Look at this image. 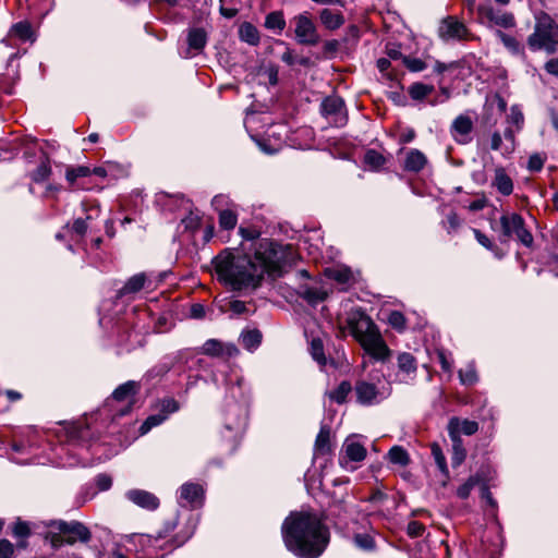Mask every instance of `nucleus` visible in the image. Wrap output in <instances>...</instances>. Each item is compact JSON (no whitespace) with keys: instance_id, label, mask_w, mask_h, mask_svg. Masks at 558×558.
Listing matches in <instances>:
<instances>
[{"instance_id":"bf43d9fd","label":"nucleus","mask_w":558,"mask_h":558,"mask_svg":"<svg viewBox=\"0 0 558 558\" xmlns=\"http://www.w3.org/2000/svg\"><path fill=\"white\" fill-rule=\"evenodd\" d=\"M96 485H97L99 490L104 492V490H107V489H109L111 487L112 480L107 474H99L96 477Z\"/></svg>"},{"instance_id":"774afa93","label":"nucleus","mask_w":558,"mask_h":558,"mask_svg":"<svg viewBox=\"0 0 558 558\" xmlns=\"http://www.w3.org/2000/svg\"><path fill=\"white\" fill-rule=\"evenodd\" d=\"M190 313H191V317H193V318H196V319L203 318L205 316V307L199 303L193 304L191 306Z\"/></svg>"},{"instance_id":"20e7f679","label":"nucleus","mask_w":558,"mask_h":558,"mask_svg":"<svg viewBox=\"0 0 558 558\" xmlns=\"http://www.w3.org/2000/svg\"><path fill=\"white\" fill-rule=\"evenodd\" d=\"M526 43L532 51L555 53L558 47L557 22L546 12L535 14L534 29L529 35Z\"/></svg>"},{"instance_id":"ddd939ff","label":"nucleus","mask_w":558,"mask_h":558,"mask_svg":"<svg viewBox=\"0 0 558 558\" xmlns=\"http://www.w3.org/2000/svg\"><path fill=\"white\" fill-rule=\"evenodd\" d=\"M54 525L62 534L68 537L66 542L69 544H73L76 541L87 543L92 537L89 530L78 521H57L54 522Z\"/></svg>"},{"instance_id":"37998d69","label":"nucleus","mask_w":558,"mask_h":558,"mask_svg":"<svg viewBox=\"0 0 558 558\" xmlns=\"http://www.w3.org/2000/svg\"><path fill=\"white\" fill-rule=\"evenodd\" d=\"M166 415L161 414L160 412L156 414L149 415L141 425L140 427V434L145 435L147 434L153 427H156L160 424H162L166 421Z\"/></svg>"},{"instance_id":"c9c22d12","label":"nucleus","mask_w":558,"mask_h":558,"mask_svg":"<svg viewBox=\"0 0 558 558\" xmlns=\"http://www.w3.org/2000/svg\"><path fill=\"white\" fill-rule=\"evenodd\" d=\"M388 460L392 464H398V465H401V466H405L410 462V457H409L408 451L403 447H401V446H393L388 451Z\"/></svg>"},{"instance_id":"a211bd4d","label":"nucleus","mask_w":558,"mask_h":558,"mask_svg":"<svg viewBox=\"0 0 558 558\" xmlns=\"http://www.w3.org/2000/svg\"><path fill=\"white\" fill-rule=\"evenodd\" d=\"M151 281L148 279L146 274L140 272L126 280L124 286L118 291L119 298H133L136 293H138L143 289L149 288Z\"/></svg>"},{"instance_id":"a18cd8bd","label":"nucleus","mask_w":558,"mask_h":558,"mask_svg":"<svg viewBox=\"0 0 558 558\" xmlns=\"http://www.w3.org/2000/svg\"><path fill=\"white\" fill-rule=\"evenodd\" d=\"M353 542L356 547L363 550L375 549V539L368 533H357L353 536Z\"/></svg>"},{"instance_id":"2f4dec72","label":"nucleus","mask_w":558,"mask_h":558,"mask_svg":"<svg viewBox=\"0 0 558 558\" xmlns=\"http://www.w3.org/2000/svg\"><path fill=\"white\" fill-rule=\"evenodd\" d=\"M10 35L20 38L23 41H34V33L28 22L23 21L14 24L10 29Z\"/></svg>"},{"instance_id":"680f3d73","label":"nucleus","mask_w":558,"mask_h":558,"mask_svg":"<svg viewBox=\"0 0 558 558\" xmlns=\"http://www.w3.org/2000/svg\"><path fill=\"white\" fill-rule=\"evenodd\" d=\"M405 64H407L408 69L413 72H421L426 68L425 62L422 61L421 59H416V58L415 59H407Z\"/></svg>"},{"instance_id":"de8ad7c7","label":"nucleus","mask_w":558,"mask_h":558,"mask_svg":"<svg viewBox=\"0 0 558 558\" xmlns=\"http://www.w3.org/2000/svg\"><path fill=\"white\" fill-rule=\"evenodd\" d=\"M159 412L166 415V418L170 414L175 413L180 409L179 402L173 398H165L158 402Z\"/></svg>"},{"instance_id":"79ce46f5","label":"nucleus","mask_w":558,"mask_h":558,"mask_svg":"<svg viewBox=\"0 0 558 558\" xmlns=\"http://www.w3.org/2000/svg\"><path fill=\"white\" fill-rule=\"evenodd\" d=\"M433 90H434V87L430 85H426L423 83H415L409 87V95L414 100H422L425 97H427Z\"/></svg>"},{"instance_id":"6e6d98bb","label":"nucleus","mask_w":558,"mask_h":558,"mask_svg":"<svg viewBox=\"0 0 558 558\" xmlns=\"http://www.w3.org/2000/svg\"><path fill=\"white\" fill-rule=\"evenodd\" d=\"M407 532L411 537L422 536L424 532V525L418 521H411L407 526Z\"/></svg>"},{"instance_id":"0e129e2a","label":"nucleus","mask_w":558,"mask_h":558,"mask_svg":"<svg viewBox=\"0 0 558 558\" xmlns=\"http://www.w3.org/2000/svg\"><path fill=\"white\" fill-rule=\"evenodd\" d=\"M510 120L512 123H514L517 125H521L524 121L523 113L517 106L511 107Z\"/></svg>"},{"instance_id":"7ed1b4c3","label":"nucleus","mask_w":558,"mask_h":558,"mask_svg":"<svg viewBox=\"0 0 558 558\" xmlns=\"http://www.w3.org/2000/svg\"><path fill=\"white\" fill-rule=\"evenodd\" d=\"M347 326L352 337L364 351L377 361H385L389 349L383 340L376 325L363 311L354 310L348 314Z\"/></svg>"},{"instance_id":"f03ea898","label":"nucleus","mask_w":558,"mask_h":558,"mask_svg":"<svg viewBox=\"0 0 558 558\" xmlns=\"http://www.w3.org/2000/svg\"><path fill=\"white\" fill-rule=\"evenodd\" d=\"M286 547L301 558H317L326 549L330 533L317 513L292 512L282 524Z\"/></svg>"},{"instance_id":"a19ab883","label":"nucleus","mask_w":558,"mask_h":558,"mask_svg":"<svg viewBox=\"0 0 558 558\" xmlns=\"http://www.w3.org/2000/svg\"><path fill=\"white\" fill-rule=\"evenodd\" d=\"M90 174L92 169L86 166L69 167L65 171V179L70 184H74L78 178H85Z\"/></svg>"},{"instance_id":"4468645a","label":"nucleus","mask_w":558,"mask_h":558,"mask_svg":"<svg viewBox=\"0 0 558 558\" xmlns=\"http://www.w3.org/2000/svg\"><path fill=\"white\" fill-rule=\"evenodd\" d=\"M204 499V489L199 484L185 483L179 490V502L181 506L196 508L202 506Z\"/></svg>"},{"instance_id":"1a4fd4ad","label":"nucleus","mask_w":558,"mask_h":558,"mask_svg":"<svg viewBox=\"0 0 558 558\" xmlns=\"http://www.w3.org/2000/svg\"><path fill=\"white\" fill-rule=\"evenodd\" d=\"M291 23L294 24L295 39L300 45L316 46L320 41L317 27L307 12L295 15Z\"/></svg>"},{"instance_id":"473e14b6","label":"nucleus","mask_w":558,"mask_h":558,"mask_svg":"<svg viewBox=\"0 0 558 558\" xmlns=\"http://www.w3.org/2000/svg\"><path fill=\"white\" fill-rule=\"evenodd\" d=\"M310 353L320 367L327 366V359L324 353V344L320 338H313L310 343Z\"/></svg>"},{"instance_id":"8fccbe9b","label":"nucleus","mask_w":558,"mask_h":558,"mask_svg":"<svg viewBox=\"0 0 558 558\" xmlns=\"http://www.w3.org/2000/svg\"><path fill=\"white\" fill-rule=\"evenodd\" d=\"M329 437L330 430L327 426H322L320 430L316 437L315 447L322 452H326L329 450Z\"/></svg>"},{"instance_id":"338daca9","label":"nucleus","mask_w":558,"mask_h":558,"mask_svg":"<svg viewBox=\"0 0 558 558\" xmlns=\"http://www.w3.org/2000/svg\"><path fill=\"white\" fill-rule=\"evenodd\" d=\"M460 225L459 218L454 213H451L446 218V228L450 232L451 230H456Z\"/></svg>"},{"instance_id":"4c0bfd02","label":"nucleus","mask_w":558,"mask_h":558,"mask_svg":"<svg viewBox=\"0 0 558 558\" xmlns=\"http://www.w3.org/2000/svg\"><path fill=\"white\" fill-rule=\"evenodd\" d=\"M432 456L435 460L436 465L438 466L439 471L445 475H449V470L447 466L446 457L441 450V447L437 442H433L430 446Z\"/></svg>"},{"instance_id":"6ab92c4d","label":"nucleus","mask_w":558,"mask_h":558,"mask_svg":"<svg viewBox=\"0 0 558 558\" xmlns=\"http://www.w3.org/2000/svg\"><path fill=\"white\" fill-rule=\"evenodd\" d=\"M201 353L209 356H234L239 353V350L233 343H223L217 339H209L201 348Z\"/></svg>"},{"instance_id":"f704fd0d","label":"nucleus","mask_w":558,"mask_h":558,"mask_svg":"<svg viewBox=\"0 0 558 558\" xmlns=\"http://www.w3.org/2000/svg\"><path fill=\"white\" fill-rule=\"evenodd\" d=\"M265 27L281 33L286 27V20L281 11H274L267 14L265 19Z\"/></svg>"},{"instance_id":"b1692460","label":"nucleus","mask_w":558,"mask_h":558,"mask_svg":"<svg viewBox=\"0 0 558 558\" xmlns=\"http://www.w3.org/2000/svg\"><path fill=\"white\" fill-rule=\"evenodd\" d=\"M298 294L300 298L312 305H316L327 298V293L324 290L307 284L300 286L298 289Z\"/></svg>"},{"instance_id":"5fc2aeb1","label":"nucleus","mask_w":558,"mask_h":558,"mask_svg":"<svg viewBox=\"0 0 558 558\" xmlns=\"http://www.w3.org/2000/svg\"><path fill=\"white\" fill-rule=\"evenodd\" d=\"M13 553V544L8 539H0V558H12Z\"/></svg>"},{"instance_id":"9d476101","label":"nucleus","mask_w":558,"mask_h":558,"mask_svg":"<svg viewBox=\"0 0 558 558\" xmlns=\"http://www.w3.org/2000/svg\"><path fill=\"white\" fill-rule=\"evenodd\" d=\"M322 114L330 124L340 128L347 124L348 117L344 101L339 96H328L320 104Z\"/></svg>"},{"instance_id":"cd10ccee","label":"nucleus","mask_w":558,"mask_h":558,"mask_svg":"<svg viewBox=\"0 0 558 558\" xmlns=\"http://www.w3.org/2000/svg\"><path fill=\"white\" fill-rule=\"evenodd\" d=\"M262 332L258 329L244 330L240 340L242 345L250 352L256 350L262 342Z\"/></svg>"},{"instance_id":"052dcab7","label":"nucleus","mask_w":558,"mask_h":558,"mask_svg":"<svg viewBox=\"0 0 558 558\" xmlns=\"http://www.w3.org/2000/svg\"><path fill=\"white\" fill-rule=\"evenodd\" d=\"M29 533V527L25 522H17L13 527V535L16 537L25 538Z\"/></svg>"},{"instance_id":"bb28decb","label":"nucleus","mask_w":558,"mask_h":558,"mask_svg":"<svg viewBox=\"0 0 558 558\" xmlns=\"http://www.w3.org/2000/svg\"><path fill=\"white\" fill-rule=\"evenodd\" d=\"M451 129L454 134L462 137L459 140V142L465 143V137L471 133L473 129V122L470 117L460 114L453 120Z\"/></svg>"},{"instance_id":"09e8293b","label":"nucleus","mask_w":558,"mask_h":558,"mask_svg":"<svg viewBox=\"0 0 558 558\" xmlns=\"http://www.w3.org/2000/svg\"><path fill=\"white\" fill-rule=\"evenodd\" d=\"M51 173V167L48 160H43L38 167L32 173V180L34 182H43L49 178Z\"/></svg>"},{"instance_id":"2eb2a0df","label":"nucleus","mask_w":558,"mask_h":558,"mask_svg":"<svg viewBox=\"0 0 558 558\" xmlns=\"http://www.w3.org/2000/svg\"><path fill=\"white\" fill-rule=\"evenodd\" d=\"M398 378L401 383L410 384L414 380L417 371L415 357L408 352L398 355Z\"/></svg>"},{"instance_id":"69168bd1","label":"nucleus","mask_w":558,"mask_h":558,"mask_svg":"<svg viewBox=\"0 0 558 558\" xmlns=\"http://www.w3.org/2000/svg\"><path fill=\"white\" fill-rule=\"evenodd\" d=\"M544 69L548 74L558 77V58L549 59L545 63Z\"/></svg>"},{"instance_id":"72a5a7b5","label":"nucleus","mask_w":558,"mask_h":558,"mask_svg":"<svg viewBox=\"0 0 558 558\" xmlns=\"http://www.w3.org/2000/svg\"><path fill=\"white\" fill-rule=\"evenodd\" d=\"M352 391V386L350 381L343 380L338 387L328 392V397L330 400L335 401L338 404H342L347 401L349 393Z\"/></svg>"},{"instance_id":"e2e57ef3","label":"nucleus","mask_w":558,"mask_h":558,"mask_svg":"<svg viewBox=\"0 0 558 558\" xmlns=\"http://www.w3.org/2000/svg\"><path fill=\"white\" fill-rule=\"evenodd\" d=\"M482 498L487 502V505L495 510L497 507L496 500L493 498L492 493L489 492V488L484 484L482 486Z\"/></svg>"},{"instance_id":"4be33fe9","label":"nucleus","mask_w":558,"mask_h":558,"mask_svg":"<svg viewBox=\"0 0 558 558\" xmlns=\"http://www.w3.org/2000/svg\"><path fill=\"white\" fill-rule=\"evenodd\" d=\"M207 44V33L204 28L194 27L191 28L187 33V51L184 54L185 58H190L192 54L190 51H194L195 53H199L203 51Z\"/></svg>"},{"instance_id":"39448f33","label":"nucleus","mask_w":558,"mask_h":558,"mask_svg":"<svg viewBox=\"0 0 558 558\" xmlns=\"http://www.w3.org/2000/svg\"><path fill=\"white\" fill-rule=\"evenodd\" d=\"M232 398L238 399L227 404L225 410V426L236 434L243 432L247 421L248 389L242 378L236 379V385L230 388Z\"/></svg>"},{"instance_id":"c85d7f7f","label":"nucleus","mask_w":558,"mask_h":558,"mask_svg":"<svg viewBox=\"0 0 558 558\" xmlns=\"http://www.w3.org/2000/svg\"><path fill=\"white\" fill-rule=\"evenodd\" d=\"M325 274L329 279L335 280L340 284H347L353 279L351 269L345 266L327 268Z\"/></svg>"},{"instance_id":"dca6fc26","label":"nucleus","mask_w":558,"mask_h":558,"mask_svg":"<svg viewBox=\"0 0 558 558\" xmlns=\"http://www.w3.org/2000/svg\"><path fill=\"white\" fill-rule=\"evenodd\" d=\"M125 497L143 509L153 511L159 507V499L150 492L144 489H130L125 493Z\"/></svg>"},{"instance_id":"a878e982","label":"nucleus","mask_w":558,"mask_h":558,"mask_svg":"<svg viewBox=\"0 0 558 558\" xmlns=\"http://www.w3.org/2000/svg\"><path fill=\"white\" fill-rule=\"evenodd\" d=\"M319 19L322 24L328 29H338L344 23V17L341 12L333 11L330 9H324L320 11Z\"/></svg>"},{"instance_id":"864d4df0","label":"nucleus","mask_w":558,"mask_h":558,"mask_svg":"<svg viewBox=\"0 0 558 558\" xmlns=\"http://www.w3.org/2000/svg\"><path fill=\"white\" fill-rule=\"evenodd\" d=\"M474 236L476 241L484 246L485 248L489 251H495L496 246L493 244V242L489 240L487 235H485L483 232H481L478 229H473Z\"/></svg>"},{"instance_id":"f8f14e48","label":"nucleus","mask_w":558,"mask_h":558,"mask_svg":"<svg viewBox=\"0 0 558 558\" xmlns=\"http://www.w3.org/2000/svg\"><path fill=\"white\" fill-rule=\"evenodd\" d=\"M438 35L444 41L468 40L471 38L465 24L453 16H448L441 21Z\"/></svg>"},{"instance_id":"c03bdc74","label":"nucleus","mask_w":558,"mask_h":558,"mask_svg":"<svg viewBox=\"0 0 558 558\" xmlns=\"http://www.w3.org/2000/svg\"><path fill=\"white\" fill-rule=\"evenodd\" d=\"M364 162L373 170H378L384 166L385 158L380 153L369 149L364 155Z\"/></svg>"},{"instance_id":"7c9ffc66","label":"nucleus","mask_w":558,"mask_h":558,"mask_svg":"<svg viewBox=\"0 0 558 558\" xmlns=\"http://www.w3.org/2000/svg\"><path fill=\"white\" fill-rule=\"evenodd\" d=\"M239 36L242 41L251 46H257L259 44V33L257 28L248 22L241 24Z\"/></svg>"},{"instance_id":"4d7b16f0","label":"nucleus","mask_w":558,"mask_h":558,"mask_svg":"<svg viewBox=\"0 0 558 558\" xmlns=\"http://www.w3.org/2000/svg\"><path fill=\"white\" fill-rule=\"evenodd\" d=\"M87 221L83 218H77L74 220L72 225V232H74L78 236H83L87 231Z\"/></svg>"},{"instance_id":"9b49d317","label":"nucleus","mask_w":558,"mask_h":558,"mask_svg":"<svg viewBox=\"0 0 558 558\" xmlns=\"http://www.w3.org/2000/svg\"><path fill=\"white\" fill-rule=\"evenodd\" d=\"M366 457V448L354 436L348 437L341 448L339 462L347 470H354L351 463L361 462Z\"/></svg>"},{"instance_id":"423d86ee","label":"nucleus","mask_w":558,"mask_h":558,"mask_svg":"<svg viewBox=\"0 0 558 558\" xmlns=\"http://www.w3.org/2000/svg\"><path fill=\"white\" fill-rule=\"evenodd\" d=\"M354 393L359 404L371 407L386 400L391 395V387L381 380H377V383L357 380L354 386Z\"/></svg>"},{"instance_id":"49530a36","label":"nucleus","mask_w":558,"mask_h":558,"mask_svg":"<svg viewBox=\"0 0 558 558\" xmlns=\"http://www.w3.org/2000/svg\"><path fill=\"white\" fill-rule=\"evenodd\" d=\"M480 477L477 475L470 476L465 483H463L461 486L457 489V496L461 499L469 498L472 489L480 483Z\"/></svg>"},{"instance_id":"c756f323","label":"nucleus","mask_w":558,"mask_h":558,"mask_svg":"<svg viewBox=\"0 0 558 558\" xmlns=\"http://www.w3.org/2000/svg\"><path fill=\"white\" fill-rule=\"evenodd\" d=\"M496 36L512 54L524 56V49L521 43L515 37L506 34L500 29L496 32Z\"/></svg>"},{"instance_id":"58836bf2","label":"nucleus","mask_w":558,"mask_h":558,"mask_svg":"<svg viewBox=\"0 0 558 558\" xmlns=\"http://www.w3.org/2000/svg\"><path fill=\"white\" fill-rule=\"evenodd\" d=\"M460 383L464 386H472L477 383L478 377L473 363L468 364L459 371Z\"/></svg>"},{"instance_id":"393cba45","label":"nucleus","mask_w":558,"mask_h":558,"mask_svg":"<svg viewBox=\"0 0 558 558\" xmlns=\"http://www.w3.org/2000/svg\"><path fill=\"white\" fill-rule=\"evenodd\" d=\"M427 163L425 155L418 149H410L404 160V169L411 172H420Z\"/></svg>"},{"instance_id":"603ef678","label":"nucleus","mask_w":558,"mask_h":558,"mask_svg":"<svg viewBox=\"0 0 558 558\" xmlns=\"http://www.w3.org/2000/svg\"><path fill=\"white\" fill-rule=\"evenodd\" d=\"M388 322L398 330H402L405 327V318L403 314L398 311H393L389 314Z\"/></svg>"},{"instance_id":"0eeeda50","label":"nucleus","mask_w":558,"mask_h":558,"mask_svg":"<svg viewBox=\"0 0 558 558\" xmlns=\"http://www.w3.org/2000/svg\"><path fill=\"white\" fill-rule=\"evenodd\" d=\"M500 242H507L515 236L522 244L530 246L533 242L532 234L525 229L523 218L517 213H506L499 219Z\"/></svg>"},{"instance_id":"ea45409f","label":"nucleus","mask_w":558,"mask_h":558,"mask_svg":"<svg viewBox=\"0 0 558 558\" xmlns=\"http://www.w3.org/2000/svg\"><path fill=\"white\" fill-rule=\"evenodd\" d=\"M238 222L236 214L231 209H221L219 211V226L225 230H232Z\"/></svg>"},{"instance_id":"e433bc0d","label":"nucleus","mask_w":558,"mask_h":558,"mask_svg":"<svg viewBox=\"0 0 558 558\" xmlns=\"http://www.w3.org/2000/svg\"><path fill=\"white\" fill-rule=\"evenodd\" d=\"M452 441V454H451V464L453 468H457L463 463L466 457V450L463 447V442L461 438H450Z\"/></svg>"},{"instance_id":"f257e3e1","label":"nucleus","mask_w":558,"mask_h":558,"mask_svg":"<svg viewBox=\"0 0 558 558\" xmlns=\"http://www.w3.org/2000/svg\"><path fill=\"white\" fill-rule=\"evenodd\" d=\"M296 262L298 254L291 245L269 239L254 243L253 258L229 250L214 258L218 279L233 291L256 289L265 275L272 279L282 277Z\"/></svg>"},{"instance_id":"412c9836","label":"nucleus","mask_w":558,"mask_h":558,"mask_svg":"<svg viewBox=\"0 0 558 558\" xmlns=\"http://www.w3.org/2000/svg\"><path fill=\"white\" fill-rule=\"evenodd\" d=\"M141 384L135 380H129L118 386L111 397L118 402H128L131 405L134 402V397L138 393Z\"/></svg>"},{"instance_id":"aec40b11","label":"nucleus","mask_w":558,"mask_h":558,"mask_svg":"<svg viewBox=\"0 0 558 558\" xmlns=\"http://www.w3.org/2000/svg\"><path fill=\"white\" fill-rule=\"evenodd\" d=\"M478 430V424L475 421L459 420L451 417L448 423V434L450 438H461L460 435H474Z\"/></svg>"},{"instance_id":"3c124183","label":"nucleus","mask_w":558,"mask_h":558,"mask_svg":"<svg viewBox=\"0 0 558 558\" xmlns=\"http://www.w3.org/2000/svg\"><path fill=\"white\" fill-rule=\"evenodd\" d=\"M437 359L441 369L446 373H451L453 365L451 354L447 353L445 350H437Z\"/></svg>"},{"instance_id":"5701e85b","label":"nucleus","mask_w":558,"mask_h":558,"mask_svg":"<svg viewBox=\"0 0 558 558\" xmlns=\"http://www.w3.org/2000/svg\"><path fill=\"white\" fill-rule=\"evenodd\" d=\"M492 185L504 196H508L513 192V181L502 167L495 169Z\"/></svg>"},{"instance_id":"6e6552de","label":"nucleus","mask_w":558,"mask_h":558,"mask_svg":"<svg viewBox=\"0 0 558 558\" xmlns=\"http://www.w3.org/2000/svg\"><path fill=\"white\" fill-rule=\"evenodd\" d=\"M477 14L480 22L487 27L513 28L517 25L512 12L495 9L492 5H478Z\"/></svg>"},{"instance_id":"13d9d810","label":"nucleus","mask_w":558,"mask_h":558,"mask_svg":"<svg viewBox=\"0 0 558 558\" xmlns=\"http://www.w3.org/2000/svg\"><path fill=\"white\" fill-rule=\"evenodd\" d=\"M544 166V160L539 155H532L529 158L527 168L531 171L537 172L541 171Z\"/></svg>"},{"instance_id":"f3484780","label":"nucleus","mask_w":558,"mask_h":558,"mask_svg":"<svg viewBox=\"0 0 558 558\" xmlns=\"http://www.w3.org/2000/svg\"><path fill=\"white\" fill-rule=\"evenodd\" d=\"M175 526L177 521H168L166 522L162 531H159L156 534H141L137 536V541L143 546L156 549H163L166 548V546L159 544L160 541L165 539L171 532H173Z\"/></svg>"}]
</instances>
